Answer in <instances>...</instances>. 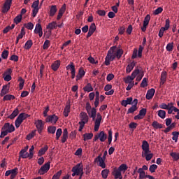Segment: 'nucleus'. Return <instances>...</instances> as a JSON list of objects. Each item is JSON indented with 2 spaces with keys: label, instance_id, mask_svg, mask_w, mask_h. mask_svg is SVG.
Listing matches in <instances>:
<instances>
[{
  "label": "nucleus",
  "instance_id": "nucleus-49",
  "mask_svg": "<svg viewBox=\"0 0 179 179\" xmlns=\"http://www.w3.org/2000/svg\"><path fill=\"white\" fill-rule=\"evenodd\" d=\"M43 30V27H41V24L38 23L36 25V28L34 29L35 34H37L38 31H41Z\"/></svg>",
  "mask_w": 179,
  "mask_h": 179
},
{
  "label": "nucleus",
  "instance_id": "nucleus-3",
  "mask_svg": "<svg viewBox=\"0 0 179 179\" xmlns=\"http://www.w3.org/2000/svg\"><path fill=\"white\" fill-rule=\"evenodd\" d=\"M107 151H105L103 157H101V154H100L96 158H95L94 163H99V166L101 169H106V156H107Z\"/></svg>",
  "mask_w": 179,
  "mask_h": 179
},
{
  "label": "nucleus",
  "instance_id": "nucleus-5",
  "mask_svg": "<svg viewBox=\"0 0 179 179\" xmlns=\"http://www.w3.org/2000/svg\"><path fill=\"white\" fill-rule=\"evenodd\" d=\"M50 164L51 162H48L43 166H42L38 171V174H40V176H44V174H45V173H47L48 170H50Z\"/></svg>",
  "mask_w": 179,
  "mask_h": 179
},
{
  "label": "nucleus",
  "instance_id": "nucleus-2",
  "mask_svg": "<svg viewBox=\"0 0 179 179\" xmlns=\"http://www.w3.org/2000/svg\"><path fill=\"white\" fill-rule=\"evenodd\" d=\"M85 109L90 118H92L93 121H94V120H96V115H97V110H96V108H92L90 103L87 102Z\"/></svg>",
  "mask_w": 179,
  "mask_h": 179
},
{
  "label": "nucleus",
  "instance_id": "nucleus-35",
  "mask_svg": "<svg viewBox=\"0 0 179 179\" xmlns=\"http://www.w3.org/2000/svg\"><path fill=\"white\" fill-rule=\"evenodd\" d=\"M70 111H71V105L69 104L66 105L64 108V110L63 112L64 117H68V115H69Z\"/></svg>",
  "mask_w": 179,
  "mask_h": 179
},
{
  "label": "nucleus",
  "instance_id": "nucleus-61",
  "mask_svg": "<svg viewBox=\"0 0 179 179\" xmlns=\"http://www.w3.org/2000/svg\"><path fill=\"white\" fill-rule=\"evenodd\" d=\"M148 86V78H144L141 83V87H146Z\"/></svg>",
  "mask_w": 179,
  "mask_h": 179
},
{
  "label": "nucleus",
  "instance_id": "nucleus-27",
  "mask_svg": "<svg viewBox=\"0 0 179 179\" xmlns=\"http://www.w3.org/2000/svg\"><path fill=\"white\" fill-rule=\"evenodd\" d=\"M61 65V61L57 60L54 63L52 64L51 68L52 71H58V68H59V66Z\"/></svg>",
  "mask_w": 179,
  "mask_h": 179
},
{
  "label": "nucleus",
  "instance_id": "nucleus-24",
  "mask_svg": "<svg viewBox=\"0 0 179 179\" xmlns=\"http://www.w3.org/2000/svg\"><path fill=\"white\" fill-rule=\"evenodd\" d=\"M155 92H156V90L153 88L149 90L147 92V94H146L147 100H152V99H153V96H155Z\"/></svg>",
  "mask_w": 179,
  "mask_h": 179
},
{
  "label": "nucleus",
  "instance_id": "nucleus-64",
  "mask_svg": "<svg viewBox=\"0 0 179 179\" xmlns=\"http://www.w3.org/2000/svg\"><path fill=\"white\" fill-rule=\"evenodd\" d=\"M162 12H163V8L159 7L153 12V15H159Z\"/></svg>",
  "mask_w": 179,
  "mask_h": 179
},
{
  "label": "nucleus",
  "instance_id": "nucleus-40",
  "mask_svg": "<svg viewBox=\"0 0 179 179\" xmlns=\"http://www.w3.org/2000/svg\"><path fill=\"white\" fill-rule=\"evenodd\" d=\"M15 97L12 95V94H6L4 95L3 98V101H10V100H15Z\"/></svg>",
  "mask_w": 179,
  "mask_h": 179
},
{
  "label": "nucleus",
  "instance_id": "nucleus-13",
  "mask_svg": "<svg viewBox=\"0 0 179 179\" xmlns=\"http://www.w3.org/2000/svg\"><path fill=\"white\" fill-rule=\"evenodd\" d=\"M9 89H10V83H8L7 85L3 86L0 93L1 97H3V96L8 94V93H9Z\"/></svg>",
  "mask_w": 179,
  "mask_h": 179
},
{
  "label": "nucleus",
  "instance_id": "nucleus-50",
  "mask_svg": "<svg viewBox=\"0 0 179 179\" xmlns=\"http://www.w3.org/2000/svg\"><path fill=\"white\" fill-rule=\"evenodd\" d=\"M20 22H22V15H18L14 18V23H15V24H19Z\"/></svg>",
  "mask_w": 179,
  "mask_h": 179
},
{
  "label": "nucleus",
  "instance_id": "nucleus-31",
  "mask_svg": "<svg viewBox=\"0 0 179 179\" xmlns=\"http://www.w3.org/2000/svg\"><path fill=\"white\" fill-rule=\"evenodd\" d=\"M142 157H145V160L147 162H149V160H152V158L153 157V153H146L145 152H142Z\"/></svg>",
  "mask_w": 179,
  "mask_h": 179
},
{
  "label": "nucleus",
  "instance_id": "nucleus-53",
  "mask_svg": "<svg viewBox=\"0 0 179 179\" xmlns=\"http://www.w3.org/2000/svg\"><path fill=\"white\" fill-rule=\"evenodd\" d=\"M25 34H26V31H24V27H23L21 29V31L17 36V38H19L20 40V38H23V36H24Z\"/></svg>",
  "mask_w": 179,
  "mask_h": 179
},
{
  "label": "nucleus",
  "instance_id": "nucleus-26",
  "mask_svg": "<svg viewBox=\"0 0 179 179\" xmlns=\"http://www.w3.org/2000/svg\"><path fill=\"white\" fill-rule=\"evenodd\" d=\"M95 96L94 107L96 108V107H99V104L100 103V93L99 91H96Z\"/></svg>",
  "mask_w": 179,
  "mask_h": 179
},
{
  "label": "nucleus",
  "instance_id": "nucleus-45",
  "mask_svg": "<svg viewBox=\"0 0 179 179\" xmlns=\"http://www.w3.org/2000/svg\"><path fill=\"white\" fill-rule=\"evenodd\" d=\"M55 131H57V127L55 126H49L48 127V131L49 134H55Z\"/></svg>",
  "mask_w": 179,
  "mask_h": 179
},
{
  "label": "nucleus",
  "instance_id": "nucleus-42",
  "mask_svg": "<svg viewBox=\"0 0 179 179\" xmlns=\"http://www.w3.org/2000/svg\"><path fill=\"white\" fill-rule=\"evenodd\" d=\"M84 141H89L93 138V133H86L83 134Z\"/></svg>",
  "mask_w": 179,
  "mask_h": 179
},
{
  "label": "nucleus",
  "instance_id": "nucleus-25",
  "mask_svg": "<svg viewBox=\"0 0 179 179\" xmlns=\"http://www.w3.org/2000/svg\"><path fill=\"white\" fill-rule=\"evenodd\" d=\"M85 73H86V72H85V70H83V68H80L78 71V73L76 76V80H80V79H82V78L85 76Z\"/></svg>",
  "mask_w": 179,
  "mask_h": 179
},
{
  "label": "nucleus",
  "instance_id": "nucleus-55",
  "mask_svg": "<svg viewBox=\"0 0 179 179\" xmlns=\"http://www.w3.org/2000/svg\"><path fill=\"white\" fill-rule=\"evenodd\" d=\"M150 21V15L148 14L144 18L143 24L148 25Z\"/></svg>",
  "mask_w": 179,
  "mask_h": 179
},
{
  "label": "nucleus",
  "instance_id": "nucleus-18",
  "mask_svg": "<svg viewBox=\"0 0 179 179\" xmlns=\"http://www.w3.org/2000/svg\"><path fill=\"white\" fill-rule=\"evenodd\" d=\"M59 117L55 115H49L47 117L45 120V122H53L54 124H57V121H58Z\"/></svg>",
  "mask_w": 179,
  "mask_h": 179
},
{
  "label": "nucleus",
  "instance_id": "nucleus-57",
  "mask_svg": "<svg viewBox=\"0 0 179 179\" xmlns=\"http://www.w3.org/2000/svg\"><path fill=\"white\" fill-rule=\"evenodd\" d=\"M156 170H157V165L156 164L150 165L149 168V171H150V173H155Z\"/></svg>",
  "mask_w": 179,
  "mask_h": 179
},
{
  "label": "nucleus",
  "instance_id": "nucleus-14",
  "mask_svg": "<svg viewBox=\"0 0 179 179\" xmlns=\"http://www.w3.org/2000/svg\"><path fill=\"white\" fill-rule=\"evenodd\" d=\"M35 125L38 129V134H41L43 132V129H44V124L43 123V120H38L35 122Z\"/></svg>",
  "mask_w": 179,
  "mask_h": 179
},
{
  "label": "nucleus",
  "instance_id": "nucleus-38",
  "mask_svg": "<svg viewBox=\"0 0 179 179\" xmlns=\"http://www.w3.org/2000/svg\"><path fill=\"white\" fill-rule=\"evenodd\" d=\"M113 174L115 179H122V175L121 174V172L118 169L114 171Z\"/></svg>",
  "mask_w": 179,
  "mask_h": 179
},
{
  "label": "nucleus",
  "instance_id": "nucleus-10",
  "mask_svg": "<svg viewBox=\"0 0 179 179\" xmlns=\"http://www.w3.org/2000/svg\"><path fill=\"white\" fill-rule=\"evenodd\" d=\"M102 117L100 113H98L96 115V119L94 122V131L97 132L99 131V128H100V124L101 122Z\"/></svg>",
  "mask_w": 179,
  "mask_h": 179
},
{
  "label": "nucleus",
  "instance_id": "nucleus-23",
  "mask_svg": "<svg viewBox=\"0 0 179 179\" xmlns=\"http://www.w3.org/2000/svg\"><path fill=\"white\" fill-rule=\"evenodd\" d=\"M65 10H66V4H64L59 9L57 15V20H59L61 17H62V15H64V13H65Z\"/></svg>",
  "mask_w": 179,
  "mask_h": 179
},
{
  "label": "nucleus",
  "instance_id": "nucleus-8",
  "mask_svg": "<svg viewBox=\"0 0 179 179\" xmlns=\"http://www.w3.org/2000/svg\"><path fill=\"white\" fill-rule=\"evenodd\" d=\"M58 27V25L57 24L56 22H52L48 24L46 29H48V34H46L47 38H48L52 34V30H54V29H57Z\"/></svg>",
  "mask_w": 179,
  "mask_h": 179
},
{
  "label": "nucleus",
  "instance_id": "nucleus-17",
  "mask_svg": "<svg viewBox=\"0 0 179 179\" xmlns=\"http://www.w3.org/2000/svg\"><path fill=\"white\" fill-rule=\"evenodd\" d=\"M80 122H84L85 124H87V122H89V116H87V113L85 112H81L80 113Z\"/></svg>",
  "mask_w": 179,
  "mask_h": 179
},
{
  "label": "nucleus",
  "instance_id": "nucleus-58",
  "mask_svg": "<svg viewBox=\"0 0 179 179\" xmlns=\"http://www.w3.org/2000/svg\"><path fill=\"white\" fill-rule=\"evenodd\" d=\"M171 157H173V160H175L176 162H177V160H178L179 159V154L177 152H171Z\"/></svg>",
  "mask_w": 179,
  "mask_h": 179
},
{
  "label": "nucleus",
  "instance_id": "nucleus-4",
  "mask_svg": "<svg viewBox=\"0 0 179 179\" xmlns=\"http://www.w3.org/2000/svg\"><path fill=\"white\" fill-rule=\"evenodd\" d=\"M139 69L134 70L131 76H129L124 78L125 83H132V80L136 78V76L139 75Z\"/></svg>",
  "mask_w": 179,
  "mask_h": 179
},
{
  "label": "nucleus",
  "instance_id": "nucleus-48",
  "mask_svg": "<svg viewBox=\"0 0 179 179\" xmlns=\"http://www.w3.org/2000/svg\"><path fill=\"white\" fill-rule=\"evenodd\" d=\"M108 173H110V170L108 169H104L101 171V176L102 178L106 179L107 177H108Z\"/></svg>",
  "mask_w": 179,
  "mask_h": 179
},
{
  "label": "nucleus",
  "instance_id": "nucleus-37",
  "mask_svg": "<svg viewBox=\"0 0 179 179\" xmlns=\"http://www.w3.org/2000/svg\"><path fill=\"white\" fill-rule=\"evenodd\" d=\"M167 79V72L164 71L161 74V83L162 85H164L166 83V80Z\"/></svg>",
  "mask_w": 179,
  "mask_h": 179
},
{
  "label": "nucleus",
  "instance_id": "nucleus-28",
  "mask_svg": "<svg viewBox=\"0 0 179 179\" xmlns=\"http://www.w3.org/2000/svg\"><path fill=\"white\" fill-rule=\"evenodd\" d=\"M68 139V129H64L62 136V143H65Z\"/></svg>",
  "mask_w": 179,
  "mask_h": 179
},
{
  "label": "nucleus",
  "instance_id": "nucleus-63",
  "mask_svg": "<svg viewBox=\"0 0 179 179\" xmlns=\"http://www.w3.org/2000/svg\"><path fill=\"white\" fill-rule=\"evenodd\" d=\"M174 46V43L172 42V43H169L167 44L166 45V50L168 51H173V47Z\"/></svg>",
  "mask_w": 179,
  "mask_h": 179
},
{
  "label": "nucleus",
  "instance_id": "nucleus-7",
  "mask_svg": "<svg viewBox=\"0 0 179 179\" xmlns=\"http://www.w3.org/2000/svg\"><path fill=\"white\" fill-rule=\"evenodd\" d=\"M38 5H40V1H38V0L34 1L31 5V8H34L32 10L33 17H36L37 13H38Z\"/></svg>",
  "mask_w": 179,
  "mask_h": 179
},
{
  "label": "nucleus",
  "instance_id": "nucleus-60",
  "mask_svg": "<svg viewBox=\"0 0 179 179\" xmlns=\"http://www.w3.org/2000/svg\"><path fill=\"white\" fill-rule=\"evenodd\" d=\"M62 174V171H59L57 173H55L52 176V179H59V178L61 177Z\"/></svg>",
  "mask_w": 179,
  "mask_h": 179
},
{
  "label": "nucleus",
  "instance_id": "nucleus-36",
  "mask_svg": "<svg viewBox=\"0 0 179 179\" xmlns=\"http://www.w3.org/2000/svg\"><path fill=\"white\" fill-rule=\"evenodd\" d=\"M22 122H23V119H22V116L18 115L15 122L16 128H19L22 125Z\"/></svg>",
  "mask_w": 179,
  "mask_h": 179
},
{
  "label": "nucleus",
  "instance_id": "nucleus-15",
  "mask_svg": "<svg viewBox=\"0 0 179 179\" xmlns=\"http://www.w3.org/2000/svg\"><path fill=\"white\" fill-rule=\"evenodd\" d=\"M147 111L146 108H142L140 110L138 115L134 117V120H143V118H145Z\"/></svg>",
  "mask_w": 179,
  "mask_h": 179
},
{
  "label": "nucleus",
  "instance_id": "nucleus-6",
  "mask_svg": "<svg viewBox=\"0 0 179 179\" xmlns=\"http://www.w3.org/2000/svg\"><path fill=\"white\" fill-rule=\"evenodd\" d=\"M12 1L13 0H6L3 6L2 7V13H8L9 10L10 9V6H12Z\"/></svg>",
  "mask_w": 179,
  "mask_h": 179
},
{
  "label": "nucleus",
  "instance_id": "nucleus-9",
  "mask_svg": "<svg viewBox=\"0 0 179 179\" xmlns=\"http://www.w3.org/2000/svg\"><path fill=\"white\" fill-rule=\"evenodd\" d=\"M98 139H100L101 142H105L106 139H107V134L104 133V131H101L99 134L95 135L94 137V141L96 142Z\"/></svg>",
  "mask_w": 179,
  "mask_h": 179
},
{
  "label": "nucleus",
  "instance_id": "nucleus-12",
  "mask_svg": "<svg viewBox=\"0 0 179 179\" xmlns=\"http://www.w3.org/2000/svg\"><path fill=\"white\" fill-rule=\"evenodd\" d=\"M132 104H134L131 107H130L127 110V114H134L136 110H138V99H135L132 101Z\"/></svg>",
  "mask_w": 179,
  "mask_h": 179
},
{
  "label": "nucleus",
  "instance_id": "nucleus-19",
  "mask_svg": "<svg viewBox=\"0 0 179 179\" xmlns=\"http://www.w3.org/2000/svg\"><path fill=\"white\" fill-rule=\"evenodd\" d=\"M67 71H69V69H71V79H75V73L76 71L75 70V65L73 64V62H71L70 64H69L66 66Z\"/></svg>",
  "mask_w": 179,
  "mask_h": 179
},
{
  "label": "nucleus",
  "instance_id": "nucleus-16",
  "mask_svg": "<svg viewBox=\"0 0 179 179\" xmlns=\"http://www.w3.org/2000/svg\"><path fill=\"white\" fill-rule=\"evenodd\" d=\"M117 48V46H113L110 48V50L108 51L107 55L110 59L111 61H114L115 59L116 55L114 54V50Z\"/></svg>",
  "mask_w": 179,
  "mask_h": 179
},
{
  "label": "nucleus",
  "instance_id": "nucleus-33",
  "mask_svg": "<svg viewBox=\"0 0 179 179\" xmlns=\"http://www.w3.org/2000/svg\"><path fill=\"white\" fill-rule=\"evenodd\" d=\"M152 127H153L155 129H162L163 124L158 123L157 121H154L152 124Z\"/></svg>",
  "mask_w": 179,
  "mask_h": 179
},
{
  "label": "nucleus",
  "instance_id": "nucleus-21",
  "mask_svg": "<svg viewBox=\"0 0 179 179\" xmlns=\"http://www.w3.org/2000/svg\"><path fill=\"white\" fill-rule=\"evenodd\" d=\"M71 171H75L77 176H79L81 173H83V167H80V164H78L76 166H73Z\"/></svg>",
  "mask_w": 179,
  "mask_h": 179
},
{
  "label": "nucleus",
  "instance_id": "nucleus-54",
  "mask_svg": "<svg viewBox=\"0 0 179 179\" xmlns=\"http://www.w3.org/2000/svg\"><path fill=\"white\" fill-rule=\"evenodd\" d=\"M158 116L160 117V118H162V119L166 118V112L163 110H159L158 111Z\"/></svg>",
  "mask_w": 179,
  "mask_h": 179
},
{
  "label": "nucleus",
  "instance_id": "nucleus-20",
  "mask_svg": "<svg viewBox=\"0 0 179 179\" xmlns=\"http://www.w3.org/2000/svg\"><path fill=\"white\" fill-rule=\"evenodd\" d=\"M96 31V24L92 23L91 24L89 29H88V33L87 34V38H89V37H92L93 33Z\"/></svg>",
  "mask_w": 179,
  "mask_h": 179
},
{
  "label": "nucleus",
  "instance_id": "nucleus-62",
  "mask_svg": "<svg viewBox=\"0 0 179 179\" xmlns=\"http://www.w3.org/2000/svg\"><path fill=\"white\" fill-rule=\"evenodd\" d=\"M8 55H9V51L8 50H3L1 54V57L3 59H8Z\"/></svg>",
  "mask_w": 179,
  "mask_h": 179
},
{
  "label": "nucleus",
  "instance_id": "nucleus-52",
  "mask_svg": "<svg viewBox=\"0 0 179 179\" xmlns=\"http://www.w3.org/2000/svg\"><path fill=\"white\" fill-rule=\"evenodd\" d=\"M18 80L20 82V84H19L20 90H22V89H23V86H24V80L22 77H20Z\"/></svg>",
  "mask_w": 179,
  "mask_h": 179
},
{
  "label": "nucleus",
  "instance_id": "nucleus-39",
  "mask_svg": "<svg viewBox=\"0 0 179 179\" xmlns=\"http://www.w3.org/2000/svg\"><path fill=\"white\" fill-rule=\"evenodd\" d=\"M57 6H51L50 10V16L52 17L55 15V13H57Z\"/></svg>",
  "mask_w": 179,
  "mask_h": 179
},
{
  "label": "nucleus",
  "instance_id": "nucleus-44",
  "mask_svg": "<svg viewBox=\"0 0 179 179\" xmlns=\"http://www.w3.org/2000/svg\"><path fill=\"white\" fill-rule=\"evenodd\" d=\"M36 136V130L32 131L31 133H29L27 136L26 139L27 141H30L31 139H33Z\"/></svg>",
  "mask_w": 179,
  "mask_h": 179
},
{
  "label": "nucleus",
  "instance_id": "nucleus-22",
  "mask_svg": "<svg viewBox=\"0 0 179 179\" xmlns=\"http://www.w3.org/2000/svg\"><path fill=\"white\" fill-rule=\"evenodd\" d=\"M141 148L143 149V152L146 153H150V150L149 149V143L146 141H143Z\"/></svg>",
  "mask_w": 179,
  "mask_h": 179
},
{
  "label": "nucleus",
  "instance_id": "nucleus-56",
  "mask_svg": "<svg viewBox=\"0 0 179 179\" xmlns=\"http://www.w3.org/2000/svg\"><path fill=\"white\" fill-rule=\"evenodd\" d=\"M24 27L26 29H28V30H33V27H34V24L31 22H28L27 24H24Z\"/></svg>",
  "mask_w": 179,
  "mask_h": 179
},
{
  "label": "nucleus",
  "instance_id": "nucleus-47",
  "mask_svg": "<svg viewBox=\"0 0 179 179\" xmlns=\"http://www.w3.org/2000/svg\"><path fill=\"white\" fill-rule=\"evenodd\" d=\"M172 135H173L172 140L174 141L175 142H178L179 132L173 131V132H172Z\"/></svg>",
  "mask_w": 179,
  "mask_h": 179
},
{
  "label": "nucleus",
  "instance_id": "nucleus-29",
  "mask_svg": "<svg viewBox=\"0 0 179 179\" xmlns=\"http://www.w3.org/2000/svg\"><path fill=\"white\" fill-rule=\"evenodd\" d=\"M132 97H129L127 98L126 100H122L121 102L122 106H123V107H127V104H132Z\"/></svg>",
  "mask_w": 179,
  "mask_h": 179
},
{
  "label": "nucleus",
  "instance_id": "nucleus-46",
  "mask_svg": "<svg viewBox=\"0 0 179 179\" xmlns=\"http://www.w3.org/2000/svg\"><path fill=\"white\" fill-rule=\"evenodd\" d=\"M119 171H127V170H128V166H127V164H121L118 169H117Z\"/></svg>",
  "mask_w": 179,
  "mask_h": 179
},
{
  "label": "nucleus",
  "instance_id": "nucleus-43",
  "mask_svg": "<svg viewBox=\"0 0 179 179\" xmlns=\"http://www.w3.org/2000/svg\"><path fill=\"white\" fill-rule=\"evenodd\" d=\"M31 45H33V41L31 40H29L26 42L24 48L25 50H30V48H31Z\"/></svg>",
  "mask_w": 179,
  "mask_h": 179
},
{
  "label": "nucleus",
  "instance_id": "nucleus-51",
  "mask_svg": "<svg viewBox=\"0 0 179 179\" xmlns=\"http://www.w3.org/2000/svg\"><path fill=\"white\" fill-rule=\"evenodd\" d=\"M122 54H124V50L122 49L117 50L116 52V58H117V59H120V58L122 57Z\"/></svg>",
  "mask_w": 179,
  "mask_h": 179
},
{
  "label": "nucleus",
  "instance_id": "nucleus-11",
  "mask_svg": "<svg viewBox=\"0 0 179 179\" xmlns=\"http://www.w3.org/2000/svg\"><path fill=\"white\" fill-rule=\"evenodd\" d=\"M170 27V20L167 19L166 20V24H165V27H162L159 30V37L162 38L163 37L164 34V31L165 30H169Z\"/></svg>",
  "mask_w": 179,
  "mask_h": 179
},
{
  "label": "nucleus",
  "instance_id": "nucleus-32",
  "mask_svg": "<svg viewBox=\"0 0 179 179\" xmlns=\"http://www.w3.org/2000/svg\"><path fill=\"white\" fill-rule=\"evenodd\" d=\"M48 150V145H45L43 148H41L38 152V156H43V155H45V152Z\"/></svg>",
  "mask_w": 179,
  "mask_h": 179
},
{
  "label": "nucleus",
  "instance_id": "nucleus-34",
  "mask_svg": "<svg viewBox=\"0 0 179 179\" xmlns=\"http://www.w3.org/2000/svg\"><path fill=\"white\" fill-rule=\"evenodd\" d=\"M18 114H19V109L15 108L12 113V114L8 116V118H9L10 120H13L15 117H17Z\"/></svg>",
  "mask_w": 179,
  "mask_h": 179
},
{
  "label": "nucleus",
  "instance_id": "nucleus-41",
  "mask_svg": "<svg viewBox=\"0 0 179 179\" xmlns=\"http://www.w3.org/2000/svg\"><path fill=\"white\" fill-rule=\"evenodd\" d=\"M84 92H87L88 93L90 92H93V87H92V84L87 83L85 87H83Z\"/></svg>",
  "mask_w": 179,
  "mask_h": 179
},
{
  "label": "nucleus",
  "instance_id": "nucleus-30",
  "mask_svg": "<svg viewBox=\"0 0 179 179\" xmlns=\"http://www.w3.org/2000/svg\"><path fill=\"white\" fill-rule=\"evenodd\" d=\"M136 64V63H135V62H132L131 63H130L129 64L127 65V69H126L127 73H129L132 71V69H134Z\"/></svg>",
  "mask_w": 179,
  "mask_h": 179
},
{
  "label": "nucleus",
  "instance_id": "nucleus-59",
  "mask_svg": "<svg viewBox=\"0 0 179 179\" xmlns=\"http://www.w3.org/2000/svg\"><path fill=\"white\" fill-rule=\"evenodd\" d=\"M62 135V129H58L56 132V139L58 141L60 136Z\"/></svg>",
  "mask_w": 179,
  "mask_h": 179
},
{
  "label": "nucleus",
  "instance_id": "nucleus-1",
  "mask_svg": "<svg viewBox=\"0 0 179 179\" xmlns=\"http://www.w3.org/2000/svg\"><path fill=\"white\" fill-rule=\"evenodd\" d=\"M14 131L15 126H13V124H10L9 122L5 123L1 128L0 138H5L8 134H11V132H14Z\"/></svg>",
  "mask_w": 179,
  "mask_h": 179
}]
</instances>
